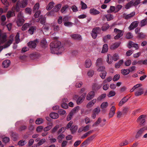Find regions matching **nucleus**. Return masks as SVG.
<instances>
[{
    "instance_id": "nucleus-1",
    "label": "nucleus",
    "mask_w": 147,
    "mask_h": 147,
    "mask_svg": "<svg viewBox=\"0 0 147 147\" xmlns=\"http://www.w3.org/2000/svg\"><path fill=\"white\" fill-rule=\"evenodd\" d=\"M61 44V42L58 41H55L51 42L50 45L51 53L57 54L61 53V52L60 50L62 48Z\"/></svg>"
},
{
    "instance_id": "nucleus-2",
    "label": "nucleus",
    "mask_w": 147,
    "mask_h": 147,
    "mask_svg": "<svg viewBox=\"0 0 147 147\" xmlns=\"http://www.w3.org/2000/svg\"><path fill=\"white\" fill-rule=\"evenodd\" d=\"M97 69V71H101L100 74V76L102 79H104L106 76L107 72L105 70V67L104 66H99Z\"/></svg>"
},
{
    "instance_id": "nucleus-3",
    "label": "nucleus",
    "mask_w": 147,
    "mask_h": 147,
    "mask_svg": "<svg viewBox=\"0 0 147 147\" xmlns=\"http://www.w3.org/2000/svg\"><path fill=\"white\" fill-rule=\"evenodd\" d=\"M101 31V28L99 27H96L92 29L91 35L92 38L95 39L96 38L98 34Z\"/></svg>"
},
{
    "instance_id": "nucleus-4",
    "label": "nucleus",
    "mask_w": 147,
    "mask_h": 147,
    "mask_svg": "<svg viewBox=\"0 0 147 147\" xmlns=\"http://www.w3.org/2000/svg\"><path fill=\"white\" fill-rule=\"evenodd\" d=\"M21 12H19L18 15V20L17 21V25L18 26H22L24 24L25 20L21 17Z\"/></svg>"
},
{
    "instance_id": "nucleus-5",
    "label": "nucleus",
    "mask_w": 147,
    "mask_h": 147,
    "mask_svg": "<svg viewBox=\"0 0 147 147\" xmlns=\"http://www.w3.org/2000/svg\"><path fill=\"white\" fill-rule=\"evenodd\" d=\"M114 32H115L117 33V34L114 37L115 40H117L120 37L122 36L123 34V32L122 30L118 29L117 28H115L114 30Z\"/></svg>"
},
{
    "instance_id": "nucleus-6",
    "label": "nucleus",
    "mask_w": 147,
    "mask_h": 147,
    "mask_svg": "<svg viewBox=\"0 0 147 147\" xmlns=\"http://www.w3.org/2000/svg\"><path fill=\"white\" fill-rule=\"evenodd\" d=\"M145 115H142L140 116L137 119V122L140 121V127L143 126L145 124V122L146 121L145 119Z\"/></svg>"
},
{
    "instance_id": "nucleus-7",
    "label": "nucleus",
    "mask_w": 147,
    "mask_h": 147,
    "mask_svg": "<svg viewBox=\"0 0 147 147\" xmlns=\"http://www.w3.org/2000/svg\"><path fill=\"white\" fill-rule=\"evenodd\" d=\"M38 41L37 39L34 40L33 41L29 42L28 43V46L31 48L35 49L36 46V43H38Z\"/></svg>"
},
{
    "instance_id": "nucleus-8",
    "label": "nucleus",
    "mask_w": 147,
    "mask_h": 147,
    "mask_svg": "<svg viewBox=\"0 0 147 147\" xmlns=\"http://www.w3.org/2000/svg\"><path fill=\"white\" fill-rule=\"evenodd\" d=\"M145 130H146L145 127H144L141 128L136 133L135 136V138L138 139L141 137Z\"/></svg>"
},
{
    "instance_id": "nucleus-9",
    "label": "nucleus",
    "mask_w": 147,
    "mask_h": 147,
    "mask_svg": "<svg viewBox=\"0 0 147 147\" xmlns=\"http://www.w3.org/2000/svg\"><path fill=\"white\" fill-rule=\"evenodd\" d=\"M20 2L18 1L17 2L16 7H13L12 8V10L13 11V14H14L13 16H15V12H19L20 11V8L19 6Z\"/></svg>"
},
{
    "instance_id": "nucleus-10",
    "label": "nucleus",
    "mask_w": 147,
    "mask_h": 147,
    "mask_svg": "<svg viewBox=\"0 0 147 147\" xmlns=\"http://www.w3.org/2000/svg\"><path fill=\"white\" fill-rule=\"evenodd\" d=\"M102 84L98 85L96 83H94L92 85V90L93 91H96L99 90L102 86Z\"/></svg>"
},
{
    "instance_id": "nucleus-11",
    "label": "nucleus",
    "mask_w": 147,
    "mask_h": 147,
    "mask_svg": "<svg viewBox=\"0 0 147 147\" xmlns=\"http://www.w3.org/2000/svg\"><path fill=\"white\" fill-rule=\"evenodd\" d=\"M36 22H39L40 24L45 25L46 22V18L43 17L42 15H41L37 20Z\"/></svg>"
},
{
    "instance_id": "nucleus-12",
    "label": "nucleus",
    "mask_w": 147,
    "mask_h": 147,
    "mask_svg": "<svg viewBox=\"0 0 147 147\" xmlns=\"http://www.w3.org/2000/svg\"><path fill=\"white\" fill-rule=\"evenodd\" d=\"M95 92L94 91H91L87 94L86 98L88 100H90L93 99L95 96Z\"/></svg>"
},
{
    "instance_id": "nucleus-13",
    "label": "nucleus",
    "mask_w": 147,
    "mask_h": 147,
    "mask_svg": "<svg viewBox=\"0 0 147 147\" xmlns=\"http://www.w3.org/2000/svg\"><path fill=\"white\" fill-rule=\"evenodd\" d=\"M139 23V22L137 21L133 22L129 27V29L131 30L136 28L138 26Z\"/></svg>"
},
{
    "instance_id": "nucleus-14",
    "label": "nucleus",
    "mask_w": 147,
    "mask_h": 147,
    "mask_svg": "<svg viewBox=\"0 0 147 147\" xmlns=\"http://www.w3.org/2000/svg\"><path fill=\"white\" fill-rule=\"evenodd\" d=\"M129 98L130 97L127 95L124 97L119 102V106H122L129 100Z\"/></svg>"
},
{
    "instance_id": "nucleus-15",
    "label": "nucleus",
    "mask_w": 147,
    "mask_h": 147,
    "mask_svg": "<svg viewBox=\"0 0 147 147\" xmlns=\"http://www.w3.org/2000/svg\"><path fill=\"white\" fill-rule=\"evenodd\" d=\"M115 107L114 106H112L111 108L110 112L109 113V118L112 117L115 113V111L116 110Z\"/></svg>"
},
{
    "instance_id": "nucleus-16",
    "label": "nucleus",
    "mask_w": 147,
    "mask_h": 147,
    "mask_svg": "<svg viewBox=\"0 0 147 147\" xmlns=\"http://www.w3.org/2000/svg\"><path fill=\"white\" fill-rule=\"evenodd\" d=\"M70 36L73 39L75 40H79L82 39L81 36L78 34H71Z\"/></svg>"
},
{
    "instance_id": "nucleus-17",
    "label": "nucleus",
    "mask_w": 147,
    "mask_h": 147,
    "mask_svg": "<svg viewBox=\"0 0 147 147\" xmlns=\"http://www.w3.org/2000/svg\"><path fill=\"white\" fill-rule=\"evenodd\" d=\"M135 11H133L130 14L128 15H126L125 13L123 14V16L125 17V19L126 20H127L130 18H132L135 15Z\"/></svg>"
},
{
    "instance_id": "nucleus-18",
    "label": "nucleus",
    "mask_w": 147,
    "mask_h": 147,
    "mask_svg": "<svg viewBox=\"0 0 147 147\" xmlns=\"http://www.w3.org/2000/svg\"><path fill=\"white\" fill-rule=\"evenodd\" d=\"M10 64V61L9 60H6L3 62L2 66L4 68H7L9 66Z\"/></svg>"
},
{
    "instance_id": "nucleus-19",
    "label": "nucleus",
    "mask_w": 147,
    "mask_h": 147,
    "mask_svg": "<svg viewBox=\"0 0 147 147\" xmlns=\"http://www.w3.org/2000/svg\"><path fill=\"white\" fill-rule=\"evenodd\" d=\"M89 12L91 14L93 15H96L100 13L99 11L94 8L91 9L90 10Z\"/></svg>"
},
{
    "instance_id": "nucleus-20",
    "label": "nucleus",
    "mask_w": 147,
    "mask_h": 147,
    "mask_svg": "<svg viewBox=\"0 0 147 147\" xmlns=\"http://www.w3.org/2000/svg\"><path fill=\"white\" fill-rule=\"evenodd\" d=\"M30 57L32 59H34L38 58L40 55L38 53L35 52L30 54Z\"/></svg>"
},
{
    "instance_id": "nucleus-21",
    "label": "nucleus",
    "mask_w": 147,
    "mask_h": 147,
    "mask_svg": "<svg viewBox=\"0 0 147 147\" xmlns=\"http://www.w3.org/2000/svg\"><path fill=\"white\" fill-rule=\"evenodd\" d=\"M112 56L110 54H108L107 59V61L109 64H111L113 61Z\"/></svg>"
},
{
    "instance_id": "nucleus-22",
    "label": "nucleus",
    "mask_w": 147,
    "mask_h": 147,
    "mask_svg": "<svg viewBox=\"0 0 147 147\" xmlns=\"http://www.w3.org/2000/svg\"><path fill=\"white\" fill-rule=\"evenodd\" d=\"M61 7V4H59L55 6L54 8L52 9L53 12H57L60 9Z\"/></svg>"
},
{
    "instance_id": "nucleus-23",
    "label": "nucleus",
    "mask_w": 147,
    "mask_h": 147,
    "mask_svg": "<svg viewBox=\"0 0 147 147\" xmlns=\"http://www.w3.org/2000/svg\"><path fill=\"white\" fill-rule=\"evenodd\" d=\"M130 72L129 69H123L121 70V73L123 75L125 76L129 74Z\"/></svg>"
},
{
    "instance_id": "nucleus-24",
    "label": "nucleus",
    "mask_w": 147,
    "mask_h": 147,
    "mask_svg": "<svg viewBox=\"0 0 147 147\" xmlns=\"http://www.w3.org/2000/svg\"><path fill=\"white\" fill-rule=\"evenodd\" d=\"M11 137L13 141H16L18 138V134L16 133L12 132L11 133Z\"/></svg>"
},
{
    "instance_id": "nucleus-25",
    "label": "nucleus",
    "mask_w": 147,
    "mask_h": 147,
    "mask_svg": "<svg viewBox=\"0 0 147 147\" xmlns=\"http://www.w3.org/2000/svg\"><path fill=\"white\" fill-rule=\"evenodd\" d=\"M144 93L143 89L141 88H140L139 90L136 91L135 93V95L136 96H138L141 95Z\"/></svg>"
},
{
    "instance_id": "nucleus-26",
    "label": "nucleus",
    "mask_w": 147,
    "mask_h": 147,
    "mask_svg": "<svg viewBox=\"0 0 147 147\" xmlns=\"http://www.w3.org/2000/svg\"><path fill=\"white\" fill-rule=\"evenodd\" d=\"M50 117L53 119H56L58 118L59 116L58 114L56 113L52 112L50 114Z\"/></svg>"
},
{
    "instance_id": "nucleus-27",
    "label": "nucleus",
    "mask_w": 147,
    "mask_h": 147,
    "mask_svg": "<svg viewBox=\"0 0 147 147\" xmlns=\"http://www.w3.org/2000/svg\"><path fill=\"white\" fill-rule=\"evenodd\" d=\"M121 44V42H117L115 43L113 45H112L111 47V49H115L118 48Z\"/></svg>"
},
{
    "instance_id": "nucleus-28",
    "label": "nucleus",
    "mask_w": 147,
    "mask_h": 147,
    "mask_svg": "<svg viewBox=\"0 0 147 147\" xmlns=\"http://www.w3.org/2000/svg\"><path fill=\"white\" fill-rule=\"evenodd\" d=\"M78 129V126L77 125H73L70 128L71 134L74 133L77 131Z\"/></svg>"
},
{
    "instance_id": "nucleus-29",
    "label": "nucleus",
    "mask_w": 147,
    "mask_h": 147,
    "mask_svg": "<svg viewBox=\"0 0 147 147\" xmlns=\"http://www.w3.org/2000/svg\"><path fill=\"white\" fill-rule=\"evenodd\" d=\"M108 45L107 44H104L102 47V49L101 53H105L108 51Z\"/></svg>"
},
{
    "instance_id": "nucleus-30",
    "label": "nucleus",
    "mask_w": 147,
    "mask_h": 147,
    "mask_svg": "<svg viewBox=\"0 0 147 147\" xmlns=\"http://www.w3.org/2000/svg\"><path fill=\"white\" fill-rule=\"evenodd\" d=\"M109 27L110 26L107 22H106L102 27L101 29L102 31H105L109 28Z\"/></svg>"
},
{
    "instance_id": "nucleus-31",
    "label": "nucleus",
    "mask_w": 147,
    "mask_h": 147,
    "mask_svg": "<svg viewBox=\"0 0 147 147\" xmlns=\"http://www.w3.org/2000/svg\"><path fill=\"white\" fill-rule=\"evenodd\" d=\"M1 37L0 39V42L1 43L3 44L6 41L7 36L6 34H3Z\"/></svg>"
},
{
    "instance_id": "nucleus-32",
    "label": "nucleus",
    "mask_w": 147,
    "mask_h": 147,
    "mask_svg": "<svg viewBox=\"0 0 147 147\" xmlns=\"http://www.w3.org/2000/svg\"><path fill=\"white\" fill-rule=\"evenodd\" d=\"M92 64L91 61L89 59H87L85 61V67L86 68H89Z\"/></svg>"
},
{
    "instance_id": "nucleus-33",
    "label": "nucleus",
    "mask_w": 147,
    "mask_h": 147,
    "mask_svg": "<svg viewBox=\"0 0 147 147\" xmlns=\"http://www.w3.org/2000/svg\"><path fill=\"white\" fill-rule=\"evenodd\" d=\"M36 27L33 26H31L28 30V33L32 35L33 34L34 31L36 30Z\"/></svg>"
},
{
    "instance_id": "nucleus-34",
    "label": "nucleus",
    "mask_w": 147,
    "mask_h": 147,
    "mask_svg": "<svg viewBox=\"0 0 147 147\" xmlns=\"http://www.w3.org/2000/svg\"><path fill=\"white\" fill-rule=\"evenodd\" d=\"M47 42L46 41V39L45 38H43L42 40L40 42V45L41 46L43 47H45L47 45Z\"/></svg>"
},
{
    "instance_id": "nucleus-35",
    "label": "nucleus",
    "mask_w": 147,
    "mask_h": 147,
    "mask_svg": "<svg viewBox=\"0 0 147 147\" xmlns=\"http://www.w3.org/2000/svg\"><path fill=\"white\" fill-rule=\"evenodd\" d=\"M54 3L53 1L50 2L47 6L46 7V9L47 10H51L54 7Z\"/></svg>"
},
{
    "instance_id": "nucleus-36",
    "label": "nucleus",
    "mask_w": 147,
    "mask_h": 147,
    "mask_svg": "<svg viewBox=\"0 0 147 147\" xmlns=\"http://www.w3.org/2000/svg\"><path fill=\"white\" fill-rule=\"evenodd\" d=\"M123 63V60L122 59L119 61L118 62L115 63V68H119L122 64Z\"/></svg>"
},
{
    "instance_id": "nucleus-37",
    "label": "nucleus",
    "mask_w": 147,
    "mask_h": 147,
    "mask_svg": "<svg viewBox=\"0 0 147 147\" xmlns=\"http://www.w3.org/2000/svg\"><path fill=\"white\" fill-rule=\"evenodd\" d=\"M138 34L136 37L138 39H143L146 36L142 32L138 33Z\"/></svg>"
},
{
    "instance_id": "nucleus-38",
    "label": "nucleus",
    "mask_w": 147,
    "mask_h": 147,
    "mask_svg": "<svg viewBox=\"0 0 147 147\" xmlns=\"http://www.w3.org/2000/svg\"><path fill=\"white\" fill-rule=\"evenodd\" d=\"M28 0H22L21 2L20 7L22 8H24L27 5Z\"/></svg>"
},
{
    "instance_id": "nucleus-39",
    "label": "nucleus",
    "mask_w": 147,
    "mask_h": 147,
    "mask_svg": "<svg viewBox=\"0 0 147 147\" xmlns=\"http://www.w3.org/2000/svg\"><path fill=\"white\" fill-rule=\"evenodd\" d=\"M102 64V60L101 58H98L96 61V66L99 67Z\"/></svg>"
},
{
    "instance_id": "nucleus-40",
    "label": "nucleus",
    "mask_w": 147,
    "mask_h": 147,
    "mask_svg": "<svg viewBox=\"0 0 147 147\" xmlns=\"http://www.w3.org/2000/svg\"><path fill=\"white\" fill-rule=\"evenodd\" d=\"M43 122V120L42 118H38L35 121V123L37 125H39Z\"/></svg>"
},
{
    "instance_id": "nucleus-41",
    "label": "nucleus",
    "mask_w": 147,
    "mask_h": 147,
    "mask_svg": "<svg viewBox=\"0 0 147 147\" xmlns=\"http://www.w3.org/2000/svg\"><path fill=\"white\" fill-rule=\"evenodd\" d=\"M106 96V94H103L99 96L97 98L98 101H100L102 99H104Z\"/></svg>"
},
{
    "instance_id": "nucleus-42",
    "label": "nucleus",
    "mask_w": 147,
    "mask_h": 147,
    "mask_svg": "<svg viewBox=\"0 0 147 147\" xmlns=\"http://www.w3.org/2000/svg\"><path fill=\"white\" fill-rule=\"evenodd\" d=\"M101 119L100 117H99L97 121L92 125V127L97 126L101 123Z\"/></svg>"
},
{
    "instance_id": "nucleus-43",
    "label": "nucleus",
    "mask_w": 147,
    "mask_h": 147,
    "mask_svg": "<svg viewBox=\"0 0 147 147\" xmlns=\"http://www.w3.org/2000/svg\"><path fill=\"white\" fill-rule=\"evenodd\" d=\"M116 8L115 7L111 6L109 10L107 11V12L108 13H110L114 12Z\"/></svg>"
},
{
    "instance_id": "nucleus-44",
    "label": "nucleus",
    "mask_w": 147,
    "mask_h": 147,
    "mask_svg": "<svg viewBox=\"0 0 147 147\" xmlns=\"http://www.w3.org/2000/svg\"><path fill=\"white\" fill-rule=\"evenodd\" d=\"M129 110V108L127 107H124L122 110V113L123 115L127 114Z\"/></svg>"
},
{
    "instance_id": "nucleus-45",
    "label": "nucleus",
    "mask_w": 147,
    "mask_h": 147,
    "mask_svg": "<svg viewBox=\"0 0 147 147\" xmlns=\"http://www.w3.org/2000/svg\"><path fill=\"white\" fill-rule=\"evenodd\" d=\"M140 23L141 24V25H140L141 27H142L146 25L147 24V18L141 20L140 22Z\"/></svg>"
},
{
    "instance_id": "nucleus-46",
    "label": "nucleus",
    "mask_w": 147,
    "mask_h": 147,
    "mask_svg": "<svg viewBox=\"0 0 147 147\" xmlns=\"http://www.w3.org/2000/svg\"><path fill=\"white\" fill-rule=\"evenodd\" d=\"M13 39H10L7 41L5 45H4V48H6L9 46L12 43Z\"/></svg>"
},
{
    "instance_id": "nucleus-47",
    "label": "nucleus",
    "mask_w": 147,
    "mask_h": 147,
    "mask_svg": "<svg viewBox=\"0 0 147 147\" xmlns=\"http://www.w3.org/2000/svg\"><path fill=\"white\" fill-rule=\"evenodd\" d=\"M135 43L132 41H129L128 43L127 44V47L129 49L131 48L132 47H134Z\"/></svg>"
},
{
    "instance_id": "nucleus-48",
    "label": "nucleus",
    "mask_w": 147,
    "mask_h": 147,
    "mask_svg": "<svg viewBox=\"0 0 147 147\" xmlns=\"http://www.w3.org/2000/svg\"><path fill=\"white\" fill-rule=\"evenodd\" d=\"M29 24L28 23H25L22 26L21 29L22 31L26 30L29 27Z\"/></svg>"
},
{
    "instance_id": "nucleus-49",
    "label": "nucleus",
    "mask_w": 147,
    "mask_h": 147,
    "mask_svg": "<svg viewBox=\"0 0 147 147\" xmlns=\"http://www.w3.org/2000/svg\"><path fill=\"white\" fill-rule=\"evenodd\" d=\"M133 37V36L130 32H128L126 35V38L127 39H129Z\"/></svg>"
},
{
    "instance_id": "nucleus-50",
    "label": "nucleus",
    "mask_w": 147,
    "mask_h": 147,
    "mask_svg": "<svg viewBox=\"0 0 147 147\" xmlns=\"http://www.w3.org/2000/svg\"><path fill=\"white\" fill-rule=\"evenodd\" d=\"M50 125H49L45 127L44 129V131H49L51 129L52 127V123H50Z\"/></svg>"
},
{
    "instance_id": "nucleus-51",
    "label": "nucleus",
    "mask_w": 147,
    "mask_h": 147,
    "mask_svg": "<svg viewBox=\"0 0 147 147\" xmlns=\"http://www.w3.org/2000/svg\"><path fill=\"white\" fill-rule=\"evenodd\" d=\"M106 17L108 21H110L113 19V16L111 14H108L107 15H106Z\"/></svg>"
},
{
    "instance_id": "nucleus-52",
    "label": "nucleus",
    "mask_w": 147,
    "mask_h": 147,
    "mask_svg": "<svg viewBox=\"0 0 147 147\" xmlns=\"http://www.w3.org/2000/svg\"><path fill=\"white\" fill-rule=\"evenodd\" d=\"M39 3H36L33 9V11L36 12L39 9Z\"/></svg>"
},
{
    "instance_id": "nucleus-53",
    "label": "nucleus",
    "mask_w": 147,
    "mask_h": 147,
    "mask_svg": "<svg viewBox=\"0 0 147 147\" xmlns=\"http://www.w3.org/2000/svg\"><path fill=\"white\" fill-rule=\"evenodd\" d=\"M19 37V33L18 32L15 37V41L16 43H18L20 41V39Z\"/></svg>"
},
{
    "instance_id": "nucleus-54",
    "label": "nucleus",
    "mask_w": 147,
    "mask_h": 147,
    "mask_svg": "<svg viewBox=\"0 0 147 147\" xmlns=\"http://www.w3.org/2000/svg\"><path fill=\"white\" fill-rule=\"evenodd\" d=\"M116 94V93L114 90L111 91L109 92V94L107 95L108 97H110L114 96Z\"/></svg>"
},
{
    "instance_id": "nucleus-55",
    "label": "nucleus",
    "mask_w": 147,
    "mask_h": 147,
    "mask_svg": "<svg viewBox=\"0 0 147 147\" xmlns=\"http://www.w3.org/2000/svg\"><path fill=\"white\" fill-rule=\"evenodd\" d=\"M108 106V103L107 102H104L102 103L100 105V108L103 109L107 108Z\"/></svg>"
},
{
    "instance_id": "nucleus-56",
    "label": "nucleus",
    "mask_w": 147,
    "mask_h": 147,
    "mask_svg": "<svg viewBox=\"0 0 147 147\" xmlns=\"http://www.w3.org/2000/svg\"><path fill=\"white\" fill-rule=\"evenodd\" d=\"M112 56L113 60L115 61H117L119 59V56L117 53L114 54Z\"/></svg>"
},
{
    "instance_id": "nucleus-57",
    "label": "nucleus",
    "mask_w": 147,
    "mask_h": 147,
    "mask_svg": "<svg viewBox=\"0 0 147 147\" xmlns=\"http://www.w3.org/2000/svg\"><path fill=\"white\" fill-rule=\"evenodd\" d=\"M64 24L65 26L71 27L73 26V23L71 22L68 21L67 22H64Z\"/></svg>"
},
{
    "instance_id": "nucleus-58",
    "label": "nucleus",
    "mask_w": 147,
    "mask_h": 147,
    "mask_svg": "<svg viewBox=\"0 0 147 147\" xmlns=\"http://www.w3.org/2000/svg\"><path fill=\"white\" fill-rule=\"evenodd\" d=\"M14 14H13L12 12L11 11H9L7 14L6 17L8 18H10L11 16H13Z\"/></svg>"
},
{
    "instance_id": "nucleus-59",
    "label": "nucleus",
    "mask_w": 147,
    "mask_h": 147,
    "mask_svg": "<svg viewBox=\"0 0 147 147\" xmlns=\"http://www.w3.org/2000/svg\"><path fill=\"white\" fill-rule=\"evenodd\" d=\"M10 141V139L8 137H5L3 138L2 141L6 144L8 142Z\"/></svg>"
},
{
    "instance_id": "nucleus-60",
    "label": "nucleus",
    "mask_w": 147,
    "mask_h": 147,
    "mask_svg": "<svg viewBox=\"0 0 147 147\" xmlns=\"http://www.w3.org/2000/svg\"><path fill=\"white\" fill-rule=\"evenodd\" d=\"M81 4L82 5L81 9H85L87 8V5L83 1H81Z\"/></svg>"
},
{
    "instance_id": "nucleus-61",
    "label": "nucleus",
    "mask_w": 147,
    "mask_h": 147,
    "mask_svg": "<svg viewBox=\"0 0 147 147\" xmlns=\"http://www.w3.org/2000/svg\"><path fill=\"white\" fill-rule=\"evenodd\" d=\"M94 71L92 70L88 71L87 73V75L90 77H92L94 75Z\"/></svg>"
},
{
    "instance_id": "nucleus-62",
    "label": "nucleus",
    "mask_w": 147,
    "mask_h": 147,
    "mask_svg": "<svg viewBox=\"0 0 147 147\" xmlns=\"http://www.w3.org/2000/svg\"><path fill=\"white\" fill-rule=\"evenodd\" d=\"M58 112L60 115H62L65 113L66 111L63 109H60L58 110Z\"/></svg>"
},
{
    "instance_id": "nucleus-63",
    "label": "nucleus",
    "mask_w": 147,
    "mask_h": 147,
    "mask_svg": "<svg viewBox=\"0 0 147 147\" xmlns=\"http://www.w3.org/2000/svg\"><path fill=\"white\" fill-rule=\"evenodd\" d=\"M41 13V11H37L34 15V17L35 18H37L38 17Z\"/></svg>"
},
{
    "instance_id": "nucleus-64",
    "label": "nucleus",
    "mask_w": 147,
    "mask_h": 147,
    "mask_svg": "<svg viewBox=\"0 0 147 147\" xmlns=\"http://www.w3.org/2000/svg\"><path fill=\"white\" fill-rule=\"evenodd\" d=\"M100 111V109L99 107H97L95 108L93 111V112L98 114Z\"/></svg>"
}]
</instances>
